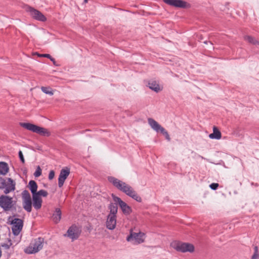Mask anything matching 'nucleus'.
I'll return each mask as SVG.
<instances>
[{
    "instance_id": "nucleus-1",
    "label": "nucleus",
    "mask_w": 259,
    "mask_h": 259,
    "mask_svg": "<svg viewBox=\"0 0 259 259\" xmlns=\"http://www.w3.org/2000/svg\"><path fill=\"white\" fill-rule=\"evenodd\" d=\"M107 180L109 182L120 191L124 193L138 202H142V199L141 197L138 195L137 192L130 185L112 176L108 177Z\"/></svg>"
},
{
    "instance_id": "nucleus-2",
    "label": "nucleus",
    "mask_w": 259,
    "mask_h": 259,
    "mask_svg": "<svg viewBox=\"0 0 259 259\" xmlns=\"http://www.w3.org/2000/svg\"><path fill=\"white\" fill-rule=\"evenodd\" d=\"M44 239L38 237L32 240L29 245L24 249V252L27 254H34L40 250L44 245Z\"/></svg>"
},
{
    "instance_id": "nucleus-3",
    "label": "nucleus",
    "mask_w": 259,
    "mask_h": 259,
    "mask_svg": "<svg viewBox=\"0 0 259 259\" xmlns=\"http://www.w3.org/2000/svg\"><path fill=\"white\" fill-rule=\"evenodd\" d=\"M20 125L27 130L39 134L41 136L48 137L51 135L50 132L47 129L32 123L21 122Z\"/></svg>"
},
{
    "instance_id": "nucleus-4",
    "label": "nucleus",
    "mask_w": 259,
    "mask_h": 259,
    "mask_svg": "<svg viewBox=\"0 0 259 259\" xmlns=\"http://www.w3.org/2000/svg\"><path fill=\"white\" fill-rule=\"evenodd\" d=\"M171 246L177 251L182 252H192L194 250L193 245L189 243L174 242L171 244Z\"/></svg>"
},
{
    "instance_id": "nucleus-5",
    "label": "nucleus",
    "mask_w": 259,
    "mask_h": 259,
    "mask_svg": "<svg viewBox=\"0 0 259 259\" xmlns=\"http://www.w3.org/2000/svg\"><path fill=\"white\" fill-rule=\"evenodd\" d=\"M148 122L151 127L156 131V132H160L164 136L165 139L168 141H170V138L168 132L165 129L161 126L156 120L151 118L148 119Z\"/></svg>"
},
{
    "instance_id": "nucleus-6",
    "label": "nucleus",
    "mask_w": 259,
    "mask_h": 259,
    "mask_svg": "<svg viewBox=\"0 0 259 259\" xmlns=\"http://www.w3.org/2000/svg\"><path fill=\"white\" fill-rule=\"evenodd\" d=\"M112 197L114 202L118 204L124 214L127 215L132 213V209L131 207L122 201L120 198L115 196L113 194H112Z\"/></svg>"
},
{
    "instance_id": "nucleus-7",
    "label": "nucleus",
    "mask_w": 259,
    "mask_h": 259,
    "mask_svg": "<svg viewBox=\"0 0 259 259\" xmlns=\"http://www.w3.org/2000/svg\"><path fill=\"white\" fill-rule=\"evenodd\" d=\"M145 234L142 232L136 233L131 231L130 234L126 237L128 242L133 241L135 244H139L143 243L145 240Z\"/></svg>"
},
{
    "instance_id": "nucleus-8",
    "label": "nucleus",
    "mask_w": 259,
    "mask_h": 259,
    "mask_svg": "<svg viewBox=\"0 0 259 259\" xmlns=\"http://www.w3.org/2000/svg\"><path fill=\"white\" fill-rule=\"evenodd\" d=\"M22 204L24 209L30 212L32 210V200L30 195L27 190H24L22 193Z\"/></svg>"
},
{
    "instance_id": "nucleus-9",
    "label": "nucleus",
    "mask_w": 259,
    "mask_h": 259,
    "mask_svg": "<svg viewBox=\"0 0 259 259\" xmlns=\"http://www.w3.org/2000/svg\"><path fill=\"white\" fill-rule=\"evenodd\" d=\"M13 205V201L12 197L6 195H1L0 196V207L4 210H10Z\"/></svg>"
},
{
    "instance_id": "nucleus-10",
    "label": "nucleus",
    "mask_w": 259,
    "mask_h": 259,
    "mask_svg": "<svg viewBox=\"0 0 259 259\" xmlns=\"http://www.w3.org/2000/svg\"><path fill=\"white\" fill-rule=\"evenodd\" d=\"M1 189H5L4 193L7 194L15 189V182L11 179L8 178L2 182Z\"/></svg>"
},
{
    "instance_id": "nucleus-11",
    "label": "nucleus",
    "mask_w": 259,
    "mask_h": 259,
    "mask_svg": "<svg viewBox=\"0 0 259 259\" xmlns=\"http://www.w3.org/2000/svg\"><path fill=\"white\" fill-rule=\"evenodd\" d=\"M165 4L179 8H189L191 7L190 4L183 0H163Z\"/></svg>"
},
{
    "instance_id": "nucleus-12",
    "label": "nucleus",
    "mask_w": 259,
    "mask_h": 259,
    "mask_svg": "<svg viewBox=\"0 0 259 259\" xmlns=\"http://www.w3.org/2000/svg\"><path fill=\"white\" fill-rule=\"evenodd\" d=\"M12 225V230L14 235H18L21 232L23 227V221L22 220L17 218L12 219L11 221Z\"/></svg>"
},
{
    "instance_id": "nucleus-13",
    "label": "nucleus",
    "mask_w": 259,
    "mask_h": 259,
    "mask_svg": "<svg viewBox=\"0 0 259 259\" xmlns=\"http://www.w3.org/2000/svg\"><path fill=\"white\" fill-rule=\"evenodd\" d=\"M27 11L30 13V16L35 20L41 22H45L47 20L46 17L40 11L32 7L28 8Z\"/></svg>"
},
{
    "instance_id": "nucleus-14",
    "label": "nucleus",
    "mask_w": 259,
    "mask_h": 259,
    "mask_svg": "<svg viewBox=\"0 0 259 259\" xmlns=\"http://www.w3.org/2000/svg\"><path fill=\"white\" fill-rule=\"evenodd\" d=\"M80 230L75 225L71 226L67 231V236L72 240L77 239L79 236Z\"/></svg>"
},
{
    "instance_id": "nucleus-15",
    "label": "nucleus",
    "mask_w": 259,
    "mask_h": 259,
    "mask_svg": "<svg viewBox=\"0 0 259 259\" xmlns=\"http://www.w3.org/2000/svg\"><path fill=\"white\" fill-rule=\"evenodd\" d=\"M70 174V170L68 168H63L61 170L58 178V186L61 188L63 186L65 180L67 178Z\"/></svg>"
},
{
    "instance_id": "nucleus-16",
    "label": "nucleus",
    "mask_w": 259,
    "mask_h": 259,
    "mask_svg": "<svg viewBox=\"0 0 259 259\" xmlns=\"http://www.w3.org/2000/svg\"><path fill=\"white\" fill-rule=\"evenodd\" d=\"M106 225L107 228L109 230L114 229L116 225V217L108 215Z\"/></svg>"
},
{
    "instance_id": "nucleus-17",
    "label": "nucleus",
    "mask_w": 259,
    "mask_h": 259,
    "mask_svg": "<svg viewBox=\"0 0 259 259\" xmlns=\"http://www.w3.org/2000/svg\"><path fill=\"white\" fill-rule=\"evenodd\" d=\"M33 206L36 209H39L42 205V200L40 197H38L36 195L32 196Z\"/></svg>"
},
{
    "instance_id": "nucleus-18",
    "label": "nucleus",
    "mask_w": 259,
    "mask_h": 259,
    "mask_svg": "<svg viewBox=\"0 0 259 259\" xmlns=\"http://www.w3.org/2000/svg\"><path fill=\"white\" fill-rule=\"evenodd\" d=\"M147 87L156 93H158L161 91L159 84L155 80L149 81L148 83Z\"/></svg>"
},
{
    "instance_id": "nucleus-19",
    "label": "nucleus",
    "mask_w": 259,
    "mask_h": 259,
    "mask_svg": "<svg viewBox=\"0 0 259 259\" xmlns=\"http://www.w3.org/2000/svg\"><path fill=\"white\" fill-rule=\"evenodd\" d=\"M117 203H110L108 206V209L110 210V213L108 215L116 217L118 207Z\"/></svg>"
},
{
    "instance_id": "nucleus-20",
    "label": "nucleus",
    "mask_w": 259,
    "mask_h": 259,
    "mask_svg": "<svg viewBox=\"0 0 259 259\" xmlns=\"http://www.w3.org/2000/svg\"><path fill=\"white\" fill-rule=\"evenodd\" d=\"M222 134L220 131L216 127L213 128V133L209 135V137L211 139L219 140L221 138Z\"/></svg>"
},
{
    "instance_id": "nucleus-21",
    "label": "nucleus",
    "mask_w": 259,
    "mask_h": 259,
    "mask_svg": "<svg viewBox=\"0 0 259 259\" xmlns=\"http://www.w3.org/2000/svg\"><path fill=\"white\" fill-rule=\"evenodd\" d=\"M61 211L60 208H57L54 213L52 219L55 223H58L61 219Z\"/></svg>"
},
{
    "instance_id": "nucleus-22",
    "label": "nucleus",
    "mask_w": 259,
    "mask_h": 259,
    "mask_svg": "<svg viewBox=\"0 0 259 259\" xmlns=\"http://www.w3.org/2000/svg\"><path fill=\"white\" fill-rule=\"evenodd\" d=\"M8 164L5 162H0V175H6L9 171Z\"/></svg>"
},
{
    "instance_id": "nucleus-23",
    "label": "nucleus",
    "mask_w": 259,
    "mask_h": 259,
    "mask_svg": "<svg viewBox=\"0 0 259 259\" xmlns=\"http://www.w3.org/2000/svg\"><path fill=\"white\" fill-rule=\"evenodd\" d=\"M29 189L33 195H35L37 192V185L36 183L33 180H31L29 182Z\"/></svg>"
},
{
    "instance_id": "nucleus-24",
    "label": "nucleus",
    "mask_w": 259,
    "mask_h": 259,
    "mask_svg": "<svg viewBox=\"0 0 259 259\" xmlns=\"http://www.w3.org/2000/svg\"><path fill=\"white\" fill-rule=\"evenodd\" d=\"M41 90L46 94L53 96L54 93V90L50 87H41Z\"/></svg>"
},
{
    "instance_id": "nucleus-25",
    "label": "nucleus",
    "mask_w": 259,
    "mask_h": 259,
    "mask_svg": "<svg viewBox=\"0 0 259 259\" xmlns=\"http://www.w3.org/2000/svg\"><path fill=\"white\" fill-rule=\"evenodd\" d=\"M244 38L245 40L248 41L249 43L251 44H253L254 45H259V41L251 36H244Z\"/></svg>"
},
{
    "instance_id": "nucleus-26",
    "label": "nucleus",
    "mask_w": 259,
    "mask_h": 259,
    "mask_svg": "<svg viewBox=\"0 0 259 259\" xmlns=\"http://www.w3.org/2000/svg\"><path fill=\"white\" fill-rule=\"evenodd\" d=\"M48 193L47 191L45 190H40L36 192L35 195H36L38 197L43 196L47 197Z\"/></svg>"
},
{
    "instance_id": "nucleus-27",
    "label": "nucleus",
    "mask_w": 259,
    "mask_h": 259,
    "mask_svg": "<svg viewBox=\"0 0 259 259\" xmlns=\"http://www.w3.org/2000/svg\"><path fill=\"white\" fill-rule=\"evenodd\" d=\"M259 257V254L258 252V247L255 246L254 247V253L251 257V259H257Z\"/></svg>"
},
{
    "instance_id": "nucleus-28",
    "label": "nucleus",
    "mask_w": 259,
    "mask_h": 259,
    "mask_svg": "<svg viewBox=\"0 0 259 259\" xmlns=\"http://www.w3.org/2000/svg\"><path fill=\"white\" fill-rule=\"evenodd\" d=\"M41 174V169L40 168L39 166H38L36 169L35 172L34 173V176L35 177H39Z\"/></svg>"
},
{
    "instance_id": "nucleus-29",
    "label": "nucleus",
    "mask_w": 259,
    "mask_h": 259,
    "mask_svg": "<svg viewBox=\"0 0 259 259\" xmlns=\"http://www.w3.org/2000/svg\"><path fill=\"white\" fill-rule=\"evenodd\" d=\"M219 185L218 183H212L209 185L210 188L213 190H215L218 188Z\"/></svg>"
},
{
    "instance_id": "nucleus-30",
    "label": "nucleus",
    "mask_w": 259,
    "mask_h": 259,
    "mask_svg": "<svg viewBox=\"0 0 259 259\" xmlns=\"http://www.w3.org/2000/svg\"><path fill=\"white\" fill-rule=\"evenodd\" d=\"M19 157L20 158V159L21 160V161L23 163H24L25 162V159H24V158L23 157V153H22V152L20 150L19 151Z\"/></svg>"
},
{
    "instance_id": "nucleus-31",
    "label": "nucleus",
    "mask_w": 259,
    "mask_h": 259,
    "mask_svg": "<svg viewBox=\"0 0 259 259\" xmlns=\"http://www.w3.org/2000/svg\"><path fill=\"white\" fill-rule=\"evenodd\" d=\"M55 177V172L53 170H52L50 171L49 174L48 178L50 180H52L54 179Z\"/></svg>"
},
{
    "instance_id": "nucleus-32",
    "label": "nucleus",
    "mask_w": 259,
    "mask_h": 259,
    "mask_svg": "<svg viewBox=\"0 0 259 259\" xmlns=\"http://www.w3.org/2000/svg\"><path fill=\"white\" fill-rule=\"evenodd\" d=\"M40 57H46L47 58H51V55L48 54H41L39 55Z\"/></svg>"
},
{
    "instance_id": "nucleus-33",
    "label": "nucleus",
    "mask_w": 259,
    "mask_h": 259,
    "mask_svg": "<svg viewBox=\"0 0 259 259\" xmlns=\"http://www.w3.org/2000/svg\"><path fill=\"white\" fill-rule=\"evenodd\" d=\"M52 61H53L54 62V63H55V59L54 58H53L51 56V58H49Z\"/></svg>"
},
{
    "instance_id": "nucleus-34",
    "label": "nucleus",
    "mask_w": 259,
    "mask_h": 259,
    "mask_svg": "<svg viewBox=\"0 0 259 259\" xmlns=\"http://www.w3.org/2000/svg\"><path fill=\"white\" fill-rule=\"evenodd\" d=\"M208 42H209L211 45H212V44L211 42L208 41ZM204 44H207L208 41H205L204 42Z\"/></svg>"
},
{
    "instance_id": "nucleus-35",
    "label": "nucleus",
    "mask_w": 259,
    "mask_h": 259,
    "mask_svg": "<svg viewBox=\"0 0 259 259\" xmlns=\"http://www.w3.org/2000/svg\"><path fill=\"white\" fill-rule=\"evenodd\" d=\"M88 0H84V3H87L88 2Z\"/></svg>"
}]
</instances>
